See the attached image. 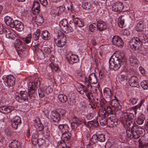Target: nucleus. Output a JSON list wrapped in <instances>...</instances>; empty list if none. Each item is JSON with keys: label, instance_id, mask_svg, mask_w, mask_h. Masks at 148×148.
I'll list each match as a JSON object with an SVG mask.
<instances>
[{"label": "nucleus", "instance_id": "obj_1", "mask_svg": "<svg viewBox=\"0 0 148 148\" xmlns=\"http://www.w3.org/2000/svg\"><path fill=\"white\" fill-rule=\"evenodd\" d=\"M123 54L116 52L114 53L109 60V66L114 71L118 70L124 61Z\"/></svg>", "mask_w": 148, "mask_h": 148}, {"label": "nucleus", "instance_id": "obj_2", "mask_svg": "<svg viewBox=\"0 0 148 148\" xmlns=\"http://www.w3.org/2000/svg\"><path fill=\"white\" fill-rule=\"evenodd\" d=\"M134 125L132 127H127L126 129V133L127 136L130 138H133L135 139H138L141 135L143 130H144L141 128H138L134 130Z\"/></svg>", "mask_w": 148, "mask_h": 148}, {"label": "nucleus", "instance_id": "obj_3", "mask_svg": "<svg viewBox=\"0 0 148 148\" xmlns=\"http://www.w3.org/2000/svg\"><path fill=\"white\" fill-rule=\"evenodd\" d=\"M134 117V115L133 113H126L124 116L125 120V124L127 127H132L134 125L133 120Z\"/></svg>", "mask_w": 148, "mask_h": 148}, {"label": "nucleus", "instance_id": "obj_4", "mask_svg": "<svg viewBox=\"0 0 148 148\" xmlns=\"http://www.w3.org/2000/svg\"><path fill=\"white\" fill-rule=\"evenodd\" d=\"M130 45L131 48L134 50L140 49V42L138 38H134L130 41Z\"/></svg>", "mask_w": 148, "mask_h": 148}, {"label": "nucleus", "instance_id": "obj_5", "mask_svg": "<svg viewBox=\"0 0 148 148\" xmlns=\"http://www.w3.org/2000/svg\"><path fill=\"white\" fill-rule=\"evenodd\" d=\"M90 140L93 144L95 143L98 141L103 142L105 141V135L103 134L94 135L92 136Z\"/></svg>", "mask_w": 148, "mask_h": 148}, {"label": "nucleus", "instance_id": "obj_6", "mask_svg": "<svg viewBox=\"0 0 148 148\" xmlns=\"http://www.w3.org/2000/svg\"><path fill=\"white\" fill-rule=\"evenodd\" d=\"M66 58L69 62L72 64L79 62V59L78 56L69 52L66 55Z\"/></svg>", "mask_w": 148, "mask_h": 148}, {"label": "nucleus", "instance_id": "obj_7", "mask_svg": "<svg viewBox=\"0 0 148 148\" xmlns=\"http://www.w3.org/2000/svg\"><path fill=\"white\" fill-rule=\"evenodd\" d=\"M124 8L122 3L117 2L113 3L112 6V10L113 11L117 13L121 12Z\"/></svg>", "mask_w": 148, "mask_h": 148}, {"label": "nucleus", "instance_id": "obj_8", "mask_svg": "<svg viewBox=\"0 0 148 148\" xmlns=\"http://www.w3.org/2000/svg\"><path fill=\"white\" fill-rule=\"evenodd\" d=\"M85 86L82 84H80L79 86L77 88V91L81 94H83L84 93H85L86 95L88 98L89 101H91L92 100V94L89 92H87V88L84 90L83 91L80 90L81 88H83Z\"/></svg>", "mask_w": 148, "mask_h": 148}, {"label": "nucleus", "instance_id": "obj_9", "mask_svg": "<svg viewBox=\"0 0 148 148\" xmlns=\"http://www.w3.org/2000/svg\"><path fill=\"white\" fill-rule=\"evenodd\" d=\"M59 39L56 43L57 46L60 47H62L64 46L66 42V39L65 35L62 33L60 35H58Z\"/></svg>", "mask_w": 148, "mask_h": 148}, {"label": "nucleus", "instance_id": "obj_10", "mask_svg": "<svg viewBox=\"0 0 148 148\" xmlns=\"http://www.w3.org/2000/svg\"><path fill=\"white\" fill-rule=\"evenodd\" d=\"M82 6L84 9L88 11L89 12H91L94 9L95 4L93 2L91 1L83 3Z\"/></svg>", "mask_w": 148, "mask_h": 148}, {"label": "nucleus", "instance_id": "obj_11", "mask_svg": "<svg viewBox=\"0 0 148 148\" xmlns=\"http://www.w3.org/2000/svg\"><path fill=\"white\" fill-rule=\"evenodd\" d=\"M113 44L118 47H122L124 43L121 38L119 36L115 35L112 38Z\"/></svg>", "mask_w": 148, "mask_h": 148}, {"label": "nucleus", "instance_id": "obj_12", "mask_svg": "<svg viewBox=\"0 0 148 148\" xmlns=\"http://www.w3.org/2000/svg\"><path fill=\"white\" fill-rule=\"evenodd\" d=\"M50 118L53 122L58 123L60 120V114L56 110L52 111L51 112Z\"/></svg>", "mask_w": 148, "mask_h": 148}, {"label": "nucleus", "instance_id": "obj_13", "mask_svg": "<svg viewBox=\"0 0 148 148\" xmlns=\"http://www.w3.org/2000/svg\"><path fill=\"white\" fill-rule=\"evenodd\" d=\"M65 10L64 7L60 6L58 7H54L51 11V13L53 16H58L59 14H61Z\"/></svg>", "mask_w": 148, "mask_h": 148}, {"label": "nucleus", "instance_id": "obj_14", "mask_svg": "<svg viewBox=\"0 0 148 148\" xmlns=\"http://www.w3.org/2000/svg\"><path fill=\"white\" fill-rule=\"evenodd\" d=\"M85 78L86 81L89 82L92 84H96L98 82L97 76L95 73H91L88 77V78L85 77Z\"/></svg>", "mask_w": 148, "mask_h": 148}, {"label": "nucleus", "instance_id": "obj_15", "mask_svg": "<svg viewBox=\"0 0 148 148\" xmlns=\"http://www.w3.org/2000/svg\"><path fill=\"white\" fill-rule=\"evenodd\" d=\"M20 96H18L19 98V101L22 102L23 101H27L28 100V94L27 92L25 91H21L20 92Z\"/></svg>", "mask_w": 148, "mask_h": 148}, {"label": "nucleus", "instance_id": "obj_16", "mask_svg": "<svg viewBox=\"0 0 148 148\" xmlns=\"http://www.w3.org/2000/svg\"><path fill=\"white\" fill-rule=\"evenodd\" d=\"M82 123V120L77 118H74L73 119V122L71 123L72 129L75 130L79 125Z\"/></svg>", "mask_w": 148, "mask_h": 148}, {"label": "nucleus", "instance_id": "obj_17", "mask_svg": "<svg viewBox=\"0 0 148 148\" xmlns=\"http://www.w3.org/2000/svg\"><path fill=\"white\" fill-rule=\"evenodd\" d=\"M5 81L9 86H12L15 84V78L13 76L10 75L6 77Z\"/></svg>", "mask_w": 148, "mask_h": 148}, {"label": "nucleus", "instance_id": "obj_18", "mask_svg": "<svg viewBox=\"0 0 148 148\" xmlns=\"http://www.w3.org/2000/svg\"><path fill=\"white\" fill-rule=\"evenodd\" d=\"M107 122V124H109V126L112 128L116 126L118 123L115 117L113 116H110L108 119Z\"/></svg>", "mask_w": 148, "mask_h": 148}, {"label": "nucleus", "instance_id": "obj_19", "mask_svg": "<svg viewBox=\"0 0 148 148\" xmlns=\"http://www.w3.org/2000/svg\"><path fill=\"white\" fill-rule=\"evenodd\" d=\"M14 109L13 107L10 106H3L0 107V112L7 114L11 112Z\"/></svg>", "mask_w": 148, "mask_h": 148}, {"label": "nucleus", "instance_id": "obj_20", "mask_svg": "<svg viewBox=\"0 0 148 148\" xmlns=\"http://www.w3.org/2000/svg\"><path fill=\"white\" fill-rule=\"evenodd\" d=\"M72 18L73 23L79 27H83L84 25V23L82 20L76 17L74 15L72 16Z\"/></svg>", "mask_w": 148, "mask_h": 148}, {"label": "nucleus", "instance_id": "obj_21", "mask_svg": "<svg viewBox=\"0 0 148 148\" xmlns=\"http://www.w3.org/2000/svg\"><path fill=\"white\" fill-rule=\"evenodd\" d=\"M40 5L39 2L34 1L32 7V13L34 14H38L40 11Z\"/></svg>", "mask_w": 148, "mask_h": 148}, {"label": "nucleus", "instance_id": "obj_22", "mask_svg": "<svg viewBox=\"0 0 148 148\" xmlns=\"http://www.w3.org/2000/svg\"><path fill=\"white\" fill-rule=\"evenodd\" d=\"M14 26L12 28H15V29L19 32L22 31L24 29L23 24L20 21L17 20H14Z\"/></svg>", "mask_w": 148, "mask_h": 148}, {"label": "nucleus", "instance_id": "obj_23", "mask_svg": "<svg viewBox=\"0 0 148 148\" xmlns=\"http://www.w3.org/2000/svg\"><path fill=\"white\" fill-rule=\"evenodd\" d=\"M129 83L130 86L132 87H137L138 85L137 78L135 76H132L129 79Z\"/></svg>", "mask_w": 148, "mask_h": 148}, {"label": "nucleus", "instance_id": "obj_24", "mask_svg": "<svg viewBox=\"0 0 148 148\" xmlns=\"http://www.w3.org/2000/svg\"><path fill=\"white\" fill-rule=\"evenodd\" d=\"M34 126L37 131H42L44 128V126L41 122L39 118H37L35 120Z\"/></svg>", "mask_w": 148, "mask_h": 148}, {"label": "nucleus", "instance_id": "obj_25", "mask_svg": "<svg viewBox=\"0 0 148 148\" xmlns=\"http://www.w3.org/2000/svg\"><path fill=\"white\" fill-rule=\"evenodd\" d=\"M97 28L100 31H103L107 29V25L104 21H97Z\"/></svg>", "mask_w": 148, "mask_h": 148}, {"label": "nucleus", "instance_id": "obj_26", "mask_svg": "<svg viewBox=\"0 0 148 148\" xmlns=\"http://www.w3.org/2000/svg\"><path fill=\"white\" fill-rule=\"evenodd\" d=\"M58 127L62 134L68 133L70 130L69 126L67 124H60Z\"/></svg>", "mask_w": 148, "mask_h": 148}, {"label": "nucleus", "instance_id": "obj_27", "mask_svg": "<svg viewBox=\"0 0 148 148\" xmlns=\"http://www.w3.org/2000/svg\"><path fill=\"white\" fill-rule=\"evenodd\" d=\"M4 21L7 25L10 26L12 28L14 27V21L10 17L8 16H5L4 18Z\"/></svg>", "mask_w": 148, "mask_h": 148}, {"label": "nucleus", "instance_id": "obj_28", "mask_svg": "<svg viewBox=\"0 0 148 148\" xmlns=\"http://www.w3.org/2000/svg\"><path fill=\"white\" fill-rule=\"evenodd\" d=\"M4 33L6 38L13 40L15 36L14 33L8 29H5Z\"/></svg>", "mask_w": 148, "mask_h": 148}, {"label": "nucleus", "instance_id": "obj_29", "mask_svg": "<svg viewBox=\"0 0 148 148\" xmlns=\"http://www.w3.org/2000/svg\"><path fill=\"white\" fill-rule=\"evenodd\" d=\"M144 20H142L138 22L136 27V30L138 32H141L144 29L143 25Z\"/></svg>", "mask_w": 148, "mask_h": 148}, {"label": "nucleus", "instance_id": "obj_30", "mask_svg": "<svg viewBox=\"0 0 148 148\" xmlns=\"http://www.w3.org/2000/svg\"><path fill=\"white\" fill-rule=\"evenodd\" d=\"M9 148H21V145L19 141L15 140L9 144Z\"/></svg>", "mask_w": 148, "mask_h": 148}, {"label": "nucleus", "instance_id": "obj_31", "mask_svg": "<svg viewBox=\"0 0 148 148\" xmlns=\"http://www.w3.org/2000/svg\"><path fill=\"white\" fill-rule=\"evenodd\" d=\"M145 119V118L144 115L142 113H140L138 117L136 118V120L138 124L141 125L143 123Z\"/></svg>", "mask_w": 148, "mask_h": 148}, {"label": "nucleus", "instance_id": "obj_32", "mask_svg": "<svg viewBox=\"0 0 148 148\" xmlns=\"http://www.w3.org/2000/svg\"><path fill=\"white\" fill-rule=\"evenodd\" d=\"M103 94L104 96L107 98H110L112 95V93L110 89L108 87H106L104 89Z\"/></svg>", "mask_w": 148, "mask_h": 148}, {"label": "nucleus", "instance_id": "obj_33", "mask_svg": "<svg viewBox=\"0 0 148 148\" xmlns=\"http://www.w3.org/2000/svg\"><path fill=\"white\" fill-rule=\"evenodd\" d=\"M40 84V82L38 78H36L34 81L29 82L28 84V87L31 88L32 86L33 87H33L35 88V86H37L38 85L39 86Z\"/></svg>", "mask_w": 148, "mask_h": 148}, {"label": "nucleus", "instance_id": "obj_34", "mask_svg": "<svg viewBox=\"0 0 148 148\" xmlns=\"http://www.w3.org/2000/svg\"><path fill=\"white\" fill-rule=\"evenodd\" d=\"M125 17L124 16H121L119 17L118 23L119 27L122 28L125 27Z\"/></svg>", "mask_w": 148, "mask_h": 148}, {"label": "nucleus", "instance_id": "obj_35", "mask_svg": "<svg viewBox=\"0 0 148 148\" xmlns=\"http://www.w3.org/2000/svg\"><path fill=\"white\" fill-rule=\"evenodd\" d=\"M130 64L133 66H136L137 64V60L136 57L131 56L130 58Z\"/></svg>", "mask_w": 148, "mask_h": 148}, {"label": "nucleus", "instance_id": "obj_36", "mask_svg": "<svg viewBox=\"0 0 148 148\" xmlns=\"http://www.w3.org/2000/svg\"><path fill=\"white\" fill-rule=\"evenodd\" d=\"M42 38L45 40H48L50 39V35L49 32L47 30L43 31L41 34Z\"/></svg>", "mask_w": 148, "mask_h": 148}, {"label": "nucleus", "instance_id": "obj_37", "mask_svg": "<svg viewBox=\"0 0 148 148\" xmlns=\"http://www.w3.org/2000/svg\"><path fill=\"white\" fill-rule=\"evenodd\" d=\"M38 133L36 132L35 133L33 134L32 136L31 141L32 144L35 145L37 144V142L38 140Z\"/></svg>", "mask_w": 148, "mask_h": 148}, {"label": "nucleus", "instance_id": "obj_38", "mask_svg": "<svg viewBox=\"0 0 148 148\" xmlns=\"http://www.w3.org/2000/svg\"><path fill=\"white\" fill-rule=\"evenodd\" d=\"M99 117L101 120H103L105 119L106 116V111L105 109L100 108L99 111Z\"/></svg>", "mask_w": 148, "mask_h": 148}, {"label": "nucleus", "instance_id": "obj_39", "mask_svg": "<svg viewBox=\"0 0 148 148\" xmlns=\"http://www.w3.org/2000/svg\"><path fill=\"white\" fill-rule=\"evenodd\" d=\"M144 100L141 99L140 100V103L138 105H136L133 107L132 108V110L134 112V114L136 115L137 113V111L138 108H140L142 104L143 103Z\"/></svg>", "mask_w": 148, "mask_h": 148}, {"label": "nucleus", "instance_id": "obj_40", "mask_svg": "<svg viewBox=\"0 0 148 148\" xmlns=\"http://www.w3.org/2000/svg\"><path fill=\"white\" fill-rule=\"evenodd\" d=\"M71 137V134L68 132L64 134H62V138L63 139V141L66 142L69 140Z\"/></svg>", "mask_w": 148, "mask_h": 148}, {"label": "nucleus", "instance_id": "obj_41", "mask_svg": "<svg viewBox=\"0 0 148 148\" xmlns=\"http://www.w3.org/2000/svg\"><path fill=\"white\" fill-rule=\"evenodd\" d=\"M58 98L61 102L64 103L67 101V97L64 94H59L58 96Z\"/></svg>", "mask_w": 148, "mask_h": 148}, {"label": "nucleus", "instance_id": "obj_42", "mask_svg": "<svg viewBox=\"0 0 148 148\" xmlns=\"http://www.w3.org/2000/svg\"><path fill=\"white\" fill-rule=\"evenodd\" d=\"M98 29L97 28V24L94 23H92L89 26V29L90 31L91 32H96Z\"/></svg>", "mask_w": 148, "mask_h": 148}, {"label": "nucleus", "instance_id": "obj_43", "mask_svg": "<svg viewBox=\"0 0 148 148\" xmlns=\"http://www.w3.org/2000/svg\"><path fill=\"white\" fill-rule=\"evenodd\" d=\"M140 85L144 90L148 89V80H144L140 82Z\"/></svg>", "mask_w": 148, "mask_h": 148}, {"label": "nucleus", "instance_id": "obj_44", "mask_svg": "<svg viewBox=\"0 0 148 148\" xmlns=\"http://www.w3.org/2000/svg\"><path fill=\"white\" fill-rule=\"evenodd\" d=\"M111 105L115 108H117L120 106V103L118 100L117 99H114L112 100L110 102Z\"/></svg>", "mask_w": 148, "mask_h": 148}, {"label": "nucleus", "instance_id": "obj_45", "mask_svg": "<svg viewBox=\"0 0 148 148\" xmlns=\"http://www.w3.org/2000/svg\"><path fill=\"white\" fill-rule=\"evenodd\" d=\"M62 29V31L66 33H68L71 32L72 31V28L69 24H68V25L63 27Z\"/></svg>", "mask_w": 148, "mask_h": 148}, {"label": "nucleus", "instance_id": "obj_46", "mask_svg": "<svg viewBox=\"0 0 148 148\" xmlns=\"http://www.w3.org/2000/svg\"><path fill=\"white\" fill-rule=\"evenodd\" d=\"M49 66L52 70L56 71L59 69V67L58 65L54 64L53 62H51L49 64Z\"/></svg>", "mask_w": 148, "mask_h": 148}, {"label": "nucleus", "instance_id": "obj_47", "mask_svg": "<svg viewBox=\"0 0 148 148\" xmlns=\"http://www.w3.org/2000/svg\"><path fill=\"white\" fill-rule=\"evenodd\" d=\"M32 35L31 34L27 35L25 37L23 38L22 39L23 41L26 44H28L31 42Z\"/></svg>", "mask_w": 148, "mask_h": 148}, {"label": "nucleus", "instance_id": "obj_48", "mask_svg": "<svg viewBox=\"0 0 148 148\" xmlns=\"http://www.w3.org/2000/svg\"><path fill=\"white\" fill-rule=\"evenodd\" d=\"M68 24L67 21L66 19H64L61 20L59 23L60 26L62 29L63 28V27L68 25Z\"/></svg>", "mask_w": 148, "mask_h": 148}, {"label": "nucleus", "instance_id": "obj_49", "mask_svg": "<svg viewBox=\"0 0 148 148\" xmlns=\"http://www.w3.org/2000/svg\"><path fill=\"white\" fill-rule=\"evenodd\" d=\"M139 147L141 148H148V143H145L144 141L139 140Z\"/></svg>", "mask_w": 148, "mask_h": 148}, {"label": "nucleus", "instance_id": "obj_50", "mask_svg": "<svg viewBox=\"0 0 148 148\" xmlns=\"http://www.w3.org/2000/svg\"><path fill=\"white\" fill-rule=\"evenodd\" d=\"M40 34V30L39 29H37L34 33L33 34V37L34 40H37L38 39Z\"/></svg>", "mask_w": 148, "mask_h": 148}, {"label": "nucleus", "instance_id": "obj_51", "mask_svg": "<svg viewBox=\"0 0 148 148\" xmlns=\"http://www.w3.org/2000/svg\"><path fill=\"white\" fill-rule=\"evenodd\" d=\"M29 89V91H28V95L29 97H31L32 96L33 94L35 93V87L32 86L31 87H28Z\"/></svg>", "mask_w": 148, "mask_h": 148}, {"label": "nucleus", "instance_id": "obj_52", "mask_svg": "<svg viewBox=\"0 0 148 148\" xmlns=\"http://www.w3.org/2000/svg\"><path fill=\"white\" fill-rule=\"evenodd\" d=\"M106 103V101L103 99H101L100 100V103H99V106H98V107H99V109H105V105Z\"/></svg>", "mask_w": 148, "mask_h": 148}, {"label": "nucleus", "instance_id": "obj_53", "mask_svg": "<svg viewBox=\"0 0 148 148\" xmlns=\"http://www.w3.org/2000/svg\"><path fill=\"white\" fill-rule=\"evenodd\" d=\"M65 142L59 141L58 143V148H66L67 147L66 145Z\"/></svg>", "mask_w": 148, "mask_h": 148}, {"label": "nucleus", "instance_id": "obj_54", "mask_svg": "<svg viewBox=\"0 0 148 148\" xmlns=\"http://www.w3.org/2000/svg\"><path fill=\"white\" fill-rule=\"evenodd\" d=\"M43 51L41 50V51L43 53H45L47 54H49L51 52V51L50 48L46 47H43Z\"/></svg>", "mask_w": 148, "mask_h": 148}, {"label": "nucleus", "instance_id": "obj_55", "mask_svg": "<svg viewBox=\"0 0 148 148\" xmlns=\"http://www.w3.org/2000/svg\"><path fill=\"white\" fill-rule=\"evenodd\" d=\"M13 121L19 125L21 123V120L20 117L17 116H15L13 119Z\"/></svg>", "mask_w": 148, "mask_h": 148}, {"label": "nucleus", "instance_id": "obj_56", "mask_svg": "<svg viewBox=\"0 0 148 148\" xmlns=\"http://www.w3.org/2000/svg\"><path fill=\"white\" fill-rule=\"evenodd\" d=\"M44 88L45 89V93L49 95L50 93L52 92L53 89L50 86H46Z\"/></svg>", "mask_w": 148, "mask_h": 148}, {"label": "nucleus", "instance_id": "obj_57", "mask_svg": "<svg viewBox=\"0 0 148 148\" xmlns=\"http://www.w3.org/2000/svg\"><path fill=\"white\" fill-rule=\"evenodd\" d=\"M36 19L37 22L41 24L44 22V19L42 16L38 15L36 17Z\"/></svg>", "mask_w": 148, "mask_h": 148}, {"label": "nucleus", "instance_id": "obj_58", "mask_svg": "<svg viewBox=\"0 0 148 148\" xmlns=\"http://www.w3.org/2000/svg\"><path fill=\"white\" fill-rule=\"evenodd\" d=\"M138 99L135 98H131L129 100V102L130 105H133L137 103Z\"/></svg>", "mask_w": 148, "mask_h": 148}, {"label": "nucleus", "instance_id": "obj_59", "mask_svg": "<svg viewBox=\"0 0 148 148\" xmlns=\"http://www.w3.org/2000/svg\"><path fill=\"white\" fill-rule=\"evenodd\" d=\"M37 144L39 146L43 145L45 144V140L42 138H40L38 139Z\"/></svg>", "mask_w": 148, "mask_h": 148}, {"label": "nucleus", "instance_id": "obj_60", "mask_svg": "<svg viewBox=\"0 0 148 148\" xmlns=\"http://www.w3.org/2000/svg\"><path fill=\"white\" fill-rule=\"evenodd\" d=\"M105 111L108 115L111 114L112 113V109L109 106H107V108L106 109H105Z\"/></svg>", "mask_w": 148, "mask_h": 148}, {"label": "nucleus", "instance_id": "obj_61", "mask_svg": "<svg viewBox=\"0 0 148 148\" xmlns=\"http://www.w3.org/2000/svg\"><path fill=\"white\" fill-rule=\"evenodd\" d=\"M139 70L141 74L143 76H145V71L144 69L141 66L139 68Z\"/></svg>", "mask_w": 148, "mask_h": 148}, {"label": "nucleus", "instance_id": "obj_62", "mask_svg": "<svg viewBox=\"0 0 148 148\" xmlns=\"http://www.w3.org/2000/svg\"><path fill=\"white\" fill-rule=\"evenodd\" d=\"M21 45V42L18 39L16 40L14 42V45L16 47H19Z\"/></svg>", "mask_w": 148, "mask_h": 148}, {"label": "nucleus", "instance_id": "obj_63", "mask_svg": "<svg viewBox=\"0 0 148 148\" xmlns=\"http://www.w3.org/2000/svg\"><path fill=\"white\" fill-rule=\"evenodd\" d=\"M38 93L39 96L40 98H43L45 96L44 93L42 90L41 88H39L38 89Z\"/></svg>", "mask_w": 148, "mask_h": 148}, {"label": "nucleus", "instance_id": "obj_64", "mask_svg": "<svg viewBox=\"0 0 148 148\" xmlns=\"http://www.w3.org/2000/svg\"><path fill=\"white\" fill-rule=\"evenodd\" d=\"M19 125L17 123H16L14 121H12L11 123V125L12 127L15 130H16L17 128L18 125Z\"/></svg>", "mask_w": 148, "mask_h": 148}]
</instances>
